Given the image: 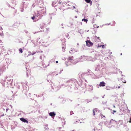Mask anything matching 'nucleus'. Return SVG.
<instances>
[{
	"mask_svg": "<svg viewBox=\"0 0 131 131\" xmlns=\"http://www.w3.org/2000/svg\"><path fill=\"white\" fill-rule=\"evenodd\" d=\"M86 42L87 46L89 47L92 46L93 45V43L91 42L90 40H87L86 41Z\"/></svg>",
	"mask_w": 131,
	"mask_h": 131,
	"instance_id": "obj_1",
	"label": "nucleus"
},
{
	"mask_svg": "<svg viewBox=\"0 0 131 131\" xmlns=\"http://www.w3.org/2000/svg\"><path fill=\"white\" fill-rule=\"evenodd\" d=\"M105 85V82L103 81L100 82V84L99 85V86H104Z\"/></svg>",
	"mask_w": 131,
	"mask_h": 131,
	"instance_id": "obj_2",
	"label": "nucleus"
},
{
	"mask_svg": "<svg viewBox=\"0 0 131 131\" xmlns=\"http://www.w3.org/2000/svg\"><path fill=\"white\" fill-rule=\"evenodd\" d=\"M20 120L24 123H28V121L23 118H20Z\"/></svg>",
	"mask_w": 131,
	"mask_h": 131,
	"instance_id": "obj_3",
	"label": "nucleus"
},
{
	"mask_svg": "<svg viewBox=\"0 0 131 131\" xmlns=\"http://www.w3.org/2000/svg\"><path fill=\"white\" fill-rule=\"evenodd\" d=\"M62 4H63V3H62V2H59V6L60 7L59 9H63L62 8V7H63L64 6L62 5Z\"/></svg>",
	"mask_w": 131,
	"mask_h": 131,
	"instance_id": "obj_4",
	"label": "nucleus"
},
{
	"mask_svg": "<svg viewBox=\"0 0 131 131\" xmlns=\"http://www.w3.org/2000/svg\"><path fill=\"white\" fill-rule=\"evenodd\" d=\"M49 115L50 116H51L52 117V116H54L56 115V114L54 113V112H52L49 113Z\"/></svg>",
	"mask_w": 131,
	"mask_h": 131,
	"instance_id": "obj_5",
	"label": "nucleus"
},
{
	"mask_svg": "<svg viewBox=\"0 0 131 131\" xmlns=\"http://www.w3.org/2000/svg\"><path fill=\"white\" fill-rule=\"evenodd\" d=\"M68 59L69 60L71 61L73 60V56H70L68 57Z\"/></svg>",
	"mask_w": 131,
	"mask_h": 131,
	"instance_id": "obj_6",
	"label": "nucleus"
},
{
	"mask_svg": "<svg viewBox=\"0 0 131 131\" xmlns=\"http://www.w3.org/2000/svg\"><path fill=\"white\" fill-rule=\"evenodd\" d=\"M85 1L88 3H91V4L92 3V1H91V0H85Z\"/></svg>",
	"mask_w": 131,
	"mask_h": 131,
	"instance_id": "obj_7",
	"label": "nucleus"
},
{
	"mask_svg": "<svg viewBox=\"0 0 131 131\" xmlns=\"http://www.w3.org/2000/svg\"><path fill=\"white\" fill-rule=\"evenodd\" d=\"M100 115L101 116V118H105V116L103 114H102V113H100Z\"/></svg>",
	"mask_w": 131,
	"mask_h": 131,
	"instance_id": "obj_8",
	"label": "nucleus"
},
{
	"mask_svg": "<svg viewBox=\"0 0 131 131\" xmlns=\"http://www.w3.org/2000/svg\"><path fill=\"white\" fill-rule=\"evenodd\" d=\"M95 111L96 112H97L96 110H95V109L93 110V115H95Z\"/></svg>",
	"mask_w": 131,
	"mask_h": 131,
	"instance_id": "obj_9",
	"label": "nucleus"
},
{
	"mask_svg": "<svg viewBox=\"0 0 131 131\" xmlns=\"http://www.w3.org/2000/svg\"><path fill=\"white\" fill-rule=\"evenodd\" d=\"M82 21H84L86 23H87V21H88V20L87 19H83L82 20Z\"/></svg>",
	"mask_w": 131,
	"mask_h": 131,
	"instance_id": "obj_10",
	"label": "nucleus"
},
{
	"mask_svg": "<svg viewBox=\"0 0 131 131\" xmlns=\"http://www.w3.org/2000/svg\"><path fill=\"white\" fill-rule=\"evenodd\" d=\"M19 51L21 53H22L23 52L22 49L21 48H20L19 49Z\"/></svg>",
	"mask_w": 131,
	"mask_h": 131,
	"instance_id": "obj_11",
	"label": "nucleus"
},
{
	"mask_svg": "<svg viewBox=\"0 0 131 131\" xmlns=\"http://www.w3.org/2000/svg\"><path fill=\"white\" fill-rule=\"evenodd\" d=\"M95 28H97L99 27V26H97L96 25H94L93 26Z\"/></svg>",
	"mask_w": 131,
	"mask_h": 131,
	"instance_id": "obj_12",
	"label": "nucleus"
},
{
	"mask_svg": "<svg viewBox=\"0 0 131 131\" xmlns=\"http://www.w3.org/2000/svg\"><path fill=\"white\" fill-rule=\"evenodd\" d=\"M36 53V52H33V53H32L31 54H30V55H33L35 54Z\"/></svg>",
	"mask_w": 131,
	"mask_h": 131,
	"instance_id": "obj_13",
	"label": "nucleus"
},
{
	"mask_svg": "<svg viewBox=\"0 0 131 131\" xmlns=\"http://www.w3.org/2000/svg\"><path fill=\"white\" fill-rule=\"evenodd\" d=\"M31 18L32 19L34 20V19L35 18V16H33L31 17Z\"/></svg>",
	"mask_w": 131,
	"mask_h": 131,
	"instance_id": "obj_14",
	"label": "nucleus"
},
{
	"mask_svg": "<svg viewBox=\"0 0 131 131\" xmlns=\"http://www.w3.org/2000/svg\"><path fill=\"white\" fill-rule=\"evenodd\" d=\"M128 121L129 123H131V117L129 119V120Z\"/></svg>",
	"mask_w": 131,
	"mask_h": 131,
	"instance_id": "obj_15",
	"label": "nucleus"
},
{
	"mask_svg": "<svg viewBox=\"0 0 131 131\" xmlns=\"http://www.w3.org/2000/svg\"><path fill=\"white\" fill-rule=\"evenodd\" d=\"M101 46L102 47V48H103L104 47V45H101Z\"/></svg>",
	"mask_w": 131,
	"mask_h": 131,
	"instance_id": "obj_16",
	"label": "nucleus"
},
{
	"mask_svg": "<svg viewBox=\"0 0 131 131\" xmlns=\"http://www.w3.org/2000/svg\"><path fill=\"white\" fill-rule=\"evenodd\" d=\"M62 49L63 50H65V48L64 47H62Z\"/></svg>",
	"mask_w": 131,
	"mask_h": 131,
	"instance_id": "obj_17",
	"label": "nucleus"
},
{
	"mask_svg": "<svg viewBox=\"0 0 131 131\" xmlns=\"http://www.w3.org/2000/svg\"><path fill=\"white\" fill-rule=\"evenodd\" d=\"M24 9H22L21 10V12H23L24 11Z\"/></svg>",
	"mask_w": 131,
	"mask_h": 131,
	"instance_id": "obj_18",
	"label": "nucleus"
},
{
	"mask_svg": "<svg viewBox=\"0 0 131 131\" xmlns=\"http://www.w3.org/2000/svg\"><path fill=\"white\" fill-rule=\"evenodd\" d=\"M9 110L8 108H7L6 110V112H7L8 110Z\"/></svg>",
	"mask_w": 131,
	"mask_h": 131,
	"instance_id": "obj_19",
	"label": "nucleus"
},
{
	"mask_svg": "<svg viewBox=\"0 0 131 131\" xmlns=\"http://www.w3.org/2000/svg\"><path fill=\"white\" fill-rule=\"evenodd\" d=\"M116 111L115 110H113V113H116Z\"/></svg>",
	"mask_w": 131,
	"mask_h": 131,
	"instance_id": "obj_20",
	"label": "nucleus"
},
{
	"mask_svg": "<svg viewBox=\"0 0 131 131\" xmlns=\"http://www.w3.org/2000/svg\"><path fill=\"white\" fill-rule=\"evenodd\" d=\"M126 81H124L123 82V83H126Z\"/></svg>",
	"mask_w": 131,
	"mask_h": 131,
	"instance_id": "obj_21",
	"label": "nucleus"
},
{
	"mask_svg": "<svg viewBox=\"0 0 131 131\" xmlns=\"http://www.w3.org/2000/svg\"><path fill=\"white\" fill-rule=\"evenodd\" d=\"M56 63H58V61H56Z\"/></svg>",
	"mask_w": 131,
	"mask_h": 131,
	"instance_id": "obj_22",
	"label": "nucleus"
},
{
	"mask_svg": "<svg viewBox=\"0 0 131 131\" xmlns=\"http://www.w3.org/2000/svg\"><path fill=\"white\" fill-rule=\"evenodd\" d=\"M113 107L114 108H115V106L114 105H113Z\"/></svg>",
	"mask_w": 131,
	"mask_h": 131,
	"instance_id": "obj_23",
	"label": "nucleus"
},
{
	"mask_svg": "<svg viewBox=\"0 0 131 131\" xmlns=\"http://www.w3.org/2000/svg\"><path fill=\"white\" fill-rule=\"evenodd\" d=\"M101 45H100L99 46H98V47H101Z\"/></svg>",
	"mask_w": 131,
	"mask_h": 131,
	"instance_id": "obj_24",
	"label": "nucleus"
},
{
	"mask_svg": "<svg viewBox=\"0 0 131 131\" xmlns=\"http://www.w3.org/2000/svg\"><path fill=\"white\" fill-rule=\"evenodd\" d=\"M108 87L107 86H106V88L107 90H108V89H107Z\"/></svg>",
	"mask_w": 131,
	"mask_h": 131,
	"instance_id": "obj_25",
	"label": "nucleus"
},
{
	"mask_svg": "<svg viewBox=\"0 0 131 131\" xmlns=\"http://www.w3.org/2000/svg\"><path fill=\"white\" fill-rule=\"evenodd\" d=\"M120 88V86H119L118 87V88Z\"/></svg>",
	"mask_w": 131,
	"mask_h": 131,
	"instance_id": "obj_26",
	"label": "nucleus"
},
{
	"mask_svg": "<svg viewBox=\"0 0 131 131\" xmlns=\"http://www.w3.org/2000/svg\"><path fill=\"white\" fill-rule=\"evenodd\" d=\"M75 17L76 18H77V16H75Z\"/></svg>",
	"mask_w": 131,
	"mask_h": 131,
	"instance_id": "obj_27",
	"label": "nucleus"
},
{
	"mask_svg": "<svg viewBox=\"0 0 131 131\" xmlns=\"http://www.w3.org/2000/svg\"><path fill=\"white\" fill-rule=\"evenodd\" d=\"M121 55H122V53H121Z\"/></svg>",
	"mask_w": 131,
	"mask_h": 131,
	"instance_id": "obj_28",
	"label": "nucleus"
},
{
	"mask_svg": "<svg viewBox=\"0 0 131 131\" xmlns=\"http://www.w3.org/2000/svg\"><path fill=\"white\" fill-rule=\"evenodd\" d=\"M64 131V130H63V131Z\"/></svg>",
	"mask_w": 131,
	"mask_h": 131,
	"instance_id": "obj_29",
	"label": "nucleus"
},
{
	"mask_svg": "<svg viewBox=\"0 0 131 131\" xmlns=\"http://www.w3.org/2000/svg\"><path fill=\"white\" fill-rule=\"evenodd\" d=\"M73 131H74V130Z\"/></svg>",
	"mask_w": 131,
	"mask_h": 131,
	"instance_id": "obj_30",
	"label": "nucleus"
}]
</instances>
